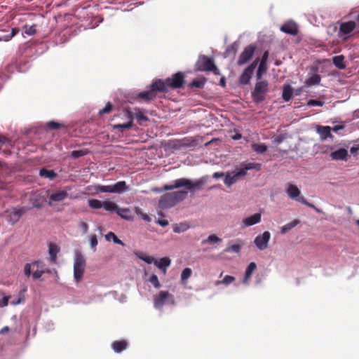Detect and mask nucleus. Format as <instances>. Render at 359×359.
Instances as JSON below:
<instances>
[{"mask_svg": "<svg viewBox=\"0 0 359 359\" xmlns=\"http://www.w3.org/2000/svg\"><path fill=\"white\" fill-rule=\"evenodd\" d=\"M47 127L50 130H57L62 128H65V125L51 121L47 123Z\"/></svg>", "mask_w": 359, "mask_h": 359, "instance_id": "a18cd8bd", "label": "nucleus"}, {"mask_svg": "<svg viewBox=\"0 0 359 359\" xmlns=\"http://www.w3.org/2000/svg\"><path fill=\"white\" fill-rule=\"evenodd\" d=\"M29 210L27 207H16L8 211V222L12 224L18 222L20 217Z\"/></svg>", "mask_w": 359, "mask_h": 359, "instance_id": "f8f14e48", "label": "nucleus"}, {"mask_svg": "<svg viewBox=\"0 0 359 359\" xmlns=\"http://www.w3.org/2000/svg\"><path fill=\"white\" fill-rule=\"evenodd\" d=\"M86 267V259L81 253H77L74 263V277L76 283L81 280Z\"/></svg>", "mask_w": 359, "mask_h": 359, "instance_id": "9b49d317", "label": "nucleus"}, {"mask_svg": "<svg viewBox=\"0 0 359 359\" xmlns=\"http://www.w3.org/2000/svg\"><path fill=\"white\" fill-rule=\"evenodd\" d=\"M262 164L258 163H246L243 162L240 164L239 170L235 172L233 175L230 172H226L224 180V184L227 187H231L232 184L236 183L241 177L247 175V171L249 170H260Z\"/></svg>", "mask_w": 359, "mask_h": 359, "instance_id": "f257e3e1", "label": "nucleus"}, {"mask_svg": "<svg viewBox=\"0 0 359 359\" xmlns=\"http://www.w3.org/2000/svg\"><path fill=\"white\" fill-rule=\"evenodd\" d=\"M49 269H37L32 274L33 279L36 280L41 277L43 273H49Z\"/></svg>", "mask_w": 359, "mask_h": 359, "instance_id": "603ef678", "label": "nucleus"}, {"mask_svg": "<svg viewBox=\"0 0 359 359\" xmlns=\"http://www.w3.org/2000/svg\"><path fill=\"white\" fill-rule=\"evenodd\" d=\"M235 280V278L231 276L226 275L224 276L222 280H217L215 282V285H219L220 284H224L228 285L232 283Z\"/></svg>", "mask_w": 359, "mask_h": 359, "instance_id": "e433bc0d", "label": "nucleus"}, {"mask_svg": "<svg viewBox=\"0 0 359 359\" xmlns=\"http://www.w3.org/2000/svg\"><path fill=\"white\" fill-rule=\"evenodd\" d=\"M331 129L330 126H318L317 128V132L319 133L322 140H325L329 137H332Z\"/></svg>", "mask_w": 359, "mask_h": 359, "instance_id": "b1692460", "label": "nucleus"}, {"mask_svg": "<svg viewBox=\"0 0 359 359\" xmlns=\"http://www.w3.org/2000/svg\"><path fill=\"white\" fill-rule=\"evenodd\" d=\"M135 212L140 216L143 220L146 222H150L151 219L149 215L143 212L142 210L138 207L135 208Z\"/></svg>", "mask_w": 359, "mask_h": 359, "instance_id": "37998d69", "label": "nucleus"}, {"mask_svg": "<svg viewBox=\"0 0 359 359\" xmlns=\"http://www.w3.org/2000/svg\"><path fill=\"white\" fill-rule=\"evenodd\" d=\"M269 57V53L268 51H265L262 57V60L260 62V64L266 65V60Z\"/></svg>", "mask_w": 359, "mask_h": 359, "instance_id": "e2e57ef3", "label": "nucleus"}, {"mask_svg": "<svg viewBox=\"0 0 359 359\" xmlns=\"http://www.w3.org/2000/svg\"><path fill=\"white\" fill-rule=\"evenodd\" d=\"M89 154L88 149H83L81 150H74L71 152V156L74 158H79L81 156H84Z\"/></svg>", "mask_w": 359, "mask_h": 359, "instance_id": "f704fd0d", "label": "nucleus"}, {"mask_svg": "<svg viewBox=\"0 0 359 359\" xmlns=\"http://www.w3.org/2000/svg\"><path fill=\"white\" fill-rule=\"evenodd\" d=\"M165 88V93L168 88L177 89L183 86L184 83V76L181 72L172 74L170 78H167L165 81L161 80Z\"/></svg>", "mask_w": 359, "mask_h": 359, "instance_id": "1a4fd4ad", "label": "nucleus"}, {"mask_svg": "<svg viewBox=\"0 0 359 359\" xmlns=\"http://www.w3.org/2000/svg\"><path fill=\"white\" fill-rule=\"evenodd\" d=\"M261 221V214L255 213L243 220L245 226H250L259 223Z\"/></svg>", "mask_w": 359, "mask_h": 359, "instance_id": "aec40b11", "label": "nucleus"}, {"mask_svg": "<svg viewBox=\"0 0 359 359\" xmlns=\"http://www.w3.org/2000/svg\"><path fill=\"white\" fill-rule=\"evenodd\" d=\"M0 142L3 144H10L11 141L8 138L4 136H0Z\"/></svg>", "mask_w": 359, "mask_h": 359, "instance_id": "774afa93", "label": "nucleus"}, {"mask_svg": "<svg viewBox=\"0 0 359 359\" xmlns=\"http://www.w3.org/2000/svg\"><path fill=\"white\" fill-rule=\"evenodd\" d=\"M97 193L123 194L128 190V186L125 181H119L110 185H97L95 187Z\"/></svg>", "mask_w": 359, "mask_h": 359, "instance_id": "0eeeda50", "label": "nucleus"}, {"mask_svg": "<svg viewBox=\"0 0 359 359\" xmlns=\"http://www.w3.org/2000/svg\"><path fill=\"white\" fill-rule=\"evenodd\" d=\"M91 248L95 250L96 246L97 245V239L96 235H93L90 240Z\"/></svg>", "mask_w": 359, "mask_h": 359, "instance_id": "4d7b16f0", "label": "nucleus"}, {"mask_svg": "<svg viewBox=\"0 0 359 359\" xmlns=\"http://www.w3.org/2000/svg\"><path fill=\"white\" fill-rule=\"evenodd\" d=\"M79 226L82 229L83 233H86L88 232V225L87 223H86L84 222H81L79 223Z\"/></svg>", "mask_w": 359, "mask_h": 359, "instance_id": "052dcab7", "label": "nucleus"}, {"mask_svg": "<svg viewBox=\"0 0 359 359\" xmlns=\"http://www.w3.org/2000/svg\"><path fill=\"white\" fill-rule=\"evenodd\" d=\"M203 185L204 182L202 180H197L195 182H193L187 178H180L173 181L172 184H165L163 187V189L168 191L174 189L185 187L188 191L194 192L196 190L202 189Z\"/></svg>", "mask_w": 359, "mask_h": 359, "instance_id": "7ed1b4c3", "label": "nucleus"}, {"mask_svg": "<svg viewBox=\"0 0 359 359\" xmlns=\"http://www.w3.org/2000/svg\"><path fill=\"white\" fill-rule=\"evenodd\" d=\"M23 32L24 33H25L26 34L29 35V36H32L34 35V34H36V25H25L23 27Z\"/></svg>", "mask_w": 359, "mask_h": 359, "instance_id": "58836bf2", "label": "nucleus"}, {"mask_svg": "<svg viewBox=\"0 0 359 359\" xmlns=\"http://www.w3.org/2000/svg\"><path fill=\"white\" fill-rule=\"evenodd\" d=\"M222 241V239L219 238L218 236H217L215 234H211L210 235L207 239L205 240H203L202 241V244H205V243H219V242H221Z\"/></svg>", "mask_w": 359, "mask_h": 359, "instance_id": "79ce46f5", "label": "nucleus"}, {"mask_svg": "<svg viewBox=\"0 0 359 359\" xmlns=\"http://www.w3.org/2000/svg\"><path fill=\"white\" fill-rule=\"evenodd\" d=\"M348 156V151L343 148L332 151L330 154V156L333 160H345Z\"/></svg>", "mask_w": 359, "mask_h": 359, "instance_id": "6ab92c4d", "label": "nucleus"}, {"mask_svg": "<svg viewBox=\"0 0 359 359\" xmlns=\"http://www.w3.org/2000/svg\"><path fill=\"white\" fill-rule=\"evenodd\" d=\"M253 151L257 152V154H264L267 151V146L264 143H253L251 145Z\"/></svg>", "mask_w": 359, "mask_h": 359, "instance_id": "2f4dec72", "label": "nucleus"}, {"mask_svg": "<svg viewBox=\"0 0 359 359\" xmlns=\"http://www.w3.org/2000/svg\"><path fill=\"white\" fill-rule=\"evenodd\" d=\"M269 91V83L267 81H257L255 84V89L252 92L253 100L259 103L264 100L265 96Z\"/></svg>", "mask_w": 359, "mask_h": 359, "instance_id": "9d476101", "label": "nucleus"}, {"mask_svg": "<svg viewBox=\"0 0 359 359\" xmlns=\"http://www.w3.org/2000/svg\"><path fill=\"white\" fill-rule=\"evenodd\" d=\"M189 228V226L186 223L176 224L173 226V231L175 233L184 232Z\"/></svg>", "mask_w": 359, "mask_h": 359, "instance_id": "c9c22d12", "label": "nucleus"}, {"mask_svg": "<svg viewBox=\"0 0 359 359\" xmlns=\"http://www.w3.org/2000/svg\"><path fill=\"white\" fill-rule=\"evenodd\" d=\"M124 115L129 119V121L123 124H115L113 126L114 129H118L121 131H123L124 130H129L133 126V116L128 109H125L123 111Z\"/></svg>", "mask_w": 359, "mask_h": 359, "instance_id": "f3484780", "label": "nucleus"}, {"mask_svg": "<svg viewBox=\"0 0 359 359\" xmlns=\"http://www.w3.org/2000/svg\"><path fill=\"white\" fill-rule=\"evenodd\" d=\"M292 95H293V89L292 88V87H290V86H285L283 87V95H282L283 99L285 101L288 102L292 99Z\"/></svg>", "mask_w": 359, "mask_h": 359, "instance_id": "c756f323", "label": "nucleus"}, {"mask_svg": "<svg viewBox=\"0 0 359 359\" xmlns=\"http://www.w3.org/2000/svg\"><path fill=\"white\" fill-rule=\"evenodd\" d=\"M266 65L259 64L256 75L258 80L262 79L263 74L266 73Z\"/></svg>", "mask_w": 359, "mask_h": 359, "instance_id": "8fccbe9b", "label": "nucleus"}, {"mask_svg": "<svg viewBox=\"0 0 359 359\" xmlns=\"http://www.w3.org/2000/svg\"><path fill=\"white\" fill-rule=\"evenodd\" d=\"M286 138L285 135L280 134L275 137L273 142L276 144H280Z\"/></svg>", "mask_w": 359, "mask_h": 359, "instance_id": "bf43d9fd", "label": "nucleus"}, {"mask_svg": "<svg viewBox=\"0 0 359 359\" xmlns=\"http://www.w3.org/2000/svg\"><path fill=\"white\" fill-rule=\"evenodd\" d=\"M255 50V46L249 45L246 46L239 56L237 64L239 66L243 65L251 60Z\"/></svg>", "mask_w": 359, "mask_h": 359, "instance_id": "4468645a", "label": "nucleus"}, {"mask_svg": "<svg viewBox=\"0 0 359 359\" xmlns=\"http://www.w3.org/2000/svg\"><path fill=\"white\" fill-rule=\"evenodd\" d=\"M171 261L168 257H163L154 262L155 266L165 273L167 268L170 265Z\"/></svg>", "mask_w": 359, "mask_h": 359, "instance_id": "412c9836", "label": "nucleus"}, {"mask_svg": "<svg viewBox=\"0 0 359 359\" xmlns=\"http://www.w3.org/2000/svg\"><path fill=\"white\" fill-rule=\"evenodd\" d=\"M88 205L93 209L101 208L103 206V202L97 199H90Z\"/></svg>", "mask_w": 359, "mask_h": 359, "instance_id": "ea45409f", "label": "nucleus"}, {"mask_svg": "<svg viewBox=\"0 0 359 359\" xmlns=\"http://www.w3.org/2000/svg\"><path fill=\"white\" fill-rule=\"evenodd\" d=\"M112 109H113V104L110 102H108L106 104L105 107L99 111L98 115L102 116L103 114H109L112 111Z\"/></svg>", "mask_w": 359, "mask_h": 359, "instance_id": "c03bdc74", "label": "nucleus"}, {"mask_svg": "<svg viewBox=\"0 0 359 359\" xmlns=\"http://www.w3.org/2000/svg\"><path fill=\"white\" fill-rule=\"evenodd\" d=\"M121 218L127 220H133V217L130 215V210L128 208H121L118 207L116 212Z\"/></svg>", "mask_w": 359, "mask_h": 359, "instance_id": "c85d7f7f", "label": "nucleus"}, {"mask_svg": "<svg viewBox=\"0 0 359 359\" xmlns=\"http://www.w3.org/2000/svg\"><path fill=\"white\" fill-rule=\"evenodd\" d=\"M128 346V343L126 340L114 341L111 344V348L116 353H121Z\"/></svg>", "mask_w": 359, "mask_h": 359, "instance_id": "4be33fe9", "label": "nucleus"}, {"mask_svg": "<svg viewBox=\"0 0 359 359\" xmlns=\"http://www.w3.org/2000/svg\"><path fill=\"white\" fill-rule=\"evenodd\" d=\"M18 32H19V29L18 28H13L12 31H11V33L9 34L4 35V36L0 37V41H8L15 35H16Z\"/></svg>", "mask_w": 359, "mask_h": 359, "instance_id": "de8ad7c7", "label": "nucleus"}, {"mask_svg": "<svg viewBox=\"0 0 359 359\" xmlns=\"http://www.w3.org/2000/svg\"><path fill=\"white\" fill-rule=\"evenodd\" d=\"M324 104V102L318 100H309L306 104L308 107L319 106L322 107Z\"/></svg>", "mask_w": 359, "mask_h": 359, "instance_id": "864d4df0", "label": "nucleus"}, {"mask_svg": "<svg viewBox=\"0 0 359 359\" xmlns=\"http://www.w3.org/2000/svg\"><path fill=\"white\" fill-rule=\"evenodd\" d=\"M157 223L163 227L168 225V221L167 219H158Z\"/></svg>", "mask_w": 359, "mask_h": 359, "instance_id": "338daca9", "label": "nucleus"}, {"mask_svg": "<svg viewBox=\"0 0 359 359\" xmlns=\"http://www.w3.org/2000/svg\"><path fill=\"white\" fill-rule=\"evenodd\" d=\"M154 306L156 309H162L164 305L175 306L176 302L174 296L168 291L161 290L153 297Z\"/></svg>", "mask_w": 359, "mask_h": 359, "instance_id": "39448f33", "label": "nucleus"}, {"mask_svg": "<svg viewBox=\"0 0 359 359\" xmlns=\"http://www.w3.org/2000/svg\"><path fill=\"white\" fill-rule=\"evenodd\" d=\"M286 192L291 199L295 200L311 208L314 209L317 212H321V210L319 208L309 203L304 196H300L301 191L296 185L288 184Z\"/></svg>", "mask_w": 359, "mask_h": 359, "instance_id": "423d86ee", "label": "nucleus"}, {"mask_svg": "<svg viewBox=\"0 0 359 359\" xmlns=\"http://www.w3.org/2000/svg\"><path fill=\"white\" fill-rule=\"evenodd\" d=\"M192 270L190 268H185L181 273V282L182 284H186L187 280L191 276Z\"/></svg>", "mask_w": 359, "mask_h": 359, "instance_id": "72a5a7b5", "label": "nucleus"}, {"mask_svg": "<svg viewBox=\"0 0 359 359\" xmlns=\"http://www.w3.org/2000/svg\"><path fill=\"white\" fill-rule=\"evenodd\" d=\"M241 250V245H238V244H234V245H232L229 247H228L227 248L225 249V252H239Z\"/></svg>", "mask_w": 359, "mask_h": 359, "instance_id": "5fc2aeb1", "label": "nucleus"}, {"mask_svg": "<svg viewBox=\"0 0 359 359\" xmlns=\"http://www.w3.org/2000/svg\"><path fill=\"white\" fill-rule=\"evenodd\" d=\"M39 175L42 177L53 180L56 177L57 174L53 170H47L46 168H41L39 170Z\"/></svg>", "mask_w": 359, "mask_h": 359, "instance_id": "cd10ccee", "label": "nucleus"}, {"mask_svg": "<svg viewBox=\"0 0 359 359\" xmlns=\"http://www.w3.org/2000/svg\"><path fill=\"white\" fill-rule=\"evenodd\" d=\"M333 64L337 68L340 69H344L346 68V65L344 63V57L343 55H337L334 56L332 59Z\"/></svg>", "mask_w": 359, "mask_h": 359, "instance_id": "7c9ffc66", "label": "nucleus"}, {"mask_svg": "<svg viewBox=\"0 0 359 359\" xmlns=\"http://www.w3.org/2000/svg\"><path fill=\"white\" fill-rule=\"evenodd\" d=\"M142 259L147 264H151V263L154 264V262L156 261V259L153 257H151V256L145 257L142 258Z\"/></svg>", "mask_w": 359, "mask_h": 359, "instance_id": "69168bd1", "label": "nucleus"}, {"mask_svg": "<svg viewBox=\"0 0 359 359\" xmlns=\"http://www.w3.org/2000/svg\"><path fill=\"white\" fill-rule=\"evenodd\" d=\"M105 238L107 241H110V239L112 238L114 243L124 245L123 242L120 240L113 232H109L107 234H106Z\"/></svg>", "mask_w": 359, "mask_h": 359, "instance_id": "4c0bfd02", "label": "nucleus"}, {"mask_svg": "<svg viewBox=\"0 0 359 359\" xmlns=\"http://www.w3.org/2000/svg\"><path fill=\"white\" fill-rule=\"evenodd\" d=\"M10 297L9 296H4L1 300H0V307L3 308L5 306H7L8 304V300Z\"/></svg>", "mask_w": 359, "mask_h": 359, "instance_id": "13d9d810", "label": "nucleus"}, {"mask_svg": "<svg viewBox=\"0 0 359 359\" xmlns=\"http://www.w3.org/2000/svg\"><path fill=\"white\" fill-rule=\"evenodd\" d=\"M356 26V22L354 21L341 22L339 25V36L343 37L344 36L350 34Z\"/></svg>", "mask_w": 359, "mask_h": 359, "instance_id": "dca6fc26", "label": "nucleus"}, {"mask_svg": "<svg viewBox=\"0 0 359 359\" xmlns=\"http://www.w3.org/2000/svg\"><path fill=\"white\" fill-rule=\"evenodd\" d=\"M188 191H177L166 193L161 196L158 204L162 209H168L185 199Z\"/></svg>", "mask_w": 359, "mask_h": 359, "instance_id": "f03ea898", "label": "nucleus"}, {"mask_svg": "<svg viewBox=\"0 0 359 359\" xmlns=\"http://www.w3.org/2000/svg\"><path fill=\"white\" fill-rule=\"evenodd\" d=\"M102 208L107 211L117 212L118 206L114 202L104 201Z\"/></svg>", "mask_w": 359, "mask_h": 359, "instance_id": "473e14b6", "label": "nucleus"}, {"mask_svg": "<svg viewBox=\"0 0 359 359\" xmlns=\"http://www.w3.org/2000/svg\"><path fill=\"white\" fill-rule=\"evenodd\" d=\"M205 83V80L204 79H194L191 81V83H190L189 86L191 87L202 88H203Z\"/></svg>", "mask_w": 359, "mask_h": 359, "instance_id": "09e8293b", "label": "nucleus"}, {"mask_svg": "<svg viewBox=\"0 0 359 359\" xmlns=\"http://www.w3.org/2000/svg\"><path fill=\"white\" fill-rule=\"evenodd\" d=\"M25 274L27 276H29L31 275V264H26L24 269Z\"/></svg>", "mask_w": 359, "mask_h": 359, "instance_id": "680f3d73", "label": "nucleus"}, {"mask_svg": "<svg viewBox=\"0 0 359 359\" xmlns=\"http://www.w3.org/2000/svg\"><path fill=\"white\" fill-rule=\"evenodd\" d=\"M68 196V194L66 191H60L55 193L52 194L50 196V200L53 201H62L65 199Z\"/></svg>", "mask_w": 359, "mask_h": 359, "instance_id": "a878e982", "label": "nucleus"}, {"mask_svg": "<svg viewBox=\"0 0 359 359\" xmlns=\"http://www.w3.org/2000/svg\"><path fill=\"white\" fill-rule=\"evenodd\" d=\"M300 223V221L299 219H294L292 222L286 224L285 225L283 226L280 229V233L282 234H285L289 231H290L292 229L295 227L297 224Z\"/></svg>", "mask_w": 359, "mask_h": 359, "instance_id": "bb28decb", "label": "nucleus"}, {"mask_svg": "<svg viewBox=\"0 0 359 359\" xmlns=\"http://www.w3.org/2000/svg\"><path fill=\"white\" fill-rule=\"evenodd\" d=\"M237 50V45L236 43L232 44L229 47H228L225 51V54L226 55H229L231 53H233V55L236 54Z\"/></svg>", "mask_w": 359, "mask_h": 359, "instance_id": "6e6d98bb", "label": "nucleus"}, {"mask_svg": "<svg viewBox=\"0 0 359 359\" xmlns=\"http://www.w3.org/2000/svg\"><path fill=\"white\" fill-rule=\"evenodd\" d=\"M320 82V76L318 74L313 75L306 80V84L309 86L317 85Z\"/></svg>", "mask_w": 359, "mask_h": 359, "instance_id": "a19ab883", "label": "nucleus"}, {"mask_svg": "<svg viewBox=\"0 0 359 359\" xmlns=\"http://www.w3.org/2000/svg\"><path fill=\"white\" fill-rule=\"evenodd\" d=\"M280 30L286 34L295 36L297 34L299 29L297 25L293 21H287L281 27Z\"/></svg>", "mask_w": 359, "mask_h": 359, "instance_id": "a211bd4d", "label": "nucleus"}, {"mask_svg": "<svg viewBox=\"0 0 359 359\" xmlns=\"http://www.w3.org/2000/svg\"><path fill=\"white\" fill-rule=\"evenodd\" d=\"M257 63L258 59L255 60L252 64L245 69L239 78V81L241 84L246 85L249 83Z\"/></svg>", "mask_w": 359, "mask_h": 359, "instance_id": "ddd939ff", "label": "nucleus"}, {"mask_svg": "<svg viewBox=\"0 0 359 359\" xmlns=\"http://www.w3.org/2000/svg\"><path fill=\"white\" fill-rule=\"evenodd\" d=\"M60 248L59 247L54 243H49L48 245V252L50 255V259L51 262L56 263L57 260V254L59 252Z\"/></svg>", "mask_w": 359, "mask_h": 359, "instance_id": "5701e85b", "label": "nucleus"}, {"mask_svg": "<svg viewBox=\"0 0 359 359\" xmlns=\"http://www.w3.org/2000/svg\"><path fill=\"white\" fill-rule=\"evenodd\" d=\"M196 69L202 72H212L215 75H219L220 74L219 70L215 66L213 60L205 55H201L199 57V59L196 64Z\"/></svg>", "mask_w": 359, "mask_h": 359, "instance_id": "6e6552de", "label": "nucleus"}, {"mask_svg": "<svg viewBox=\"0 0 359 359\" xmlns=\"http://www.w3.org/2000/svg\"><path fill=\"white\" fill-rule=\"evenodd\" d=\"M165 93V88L161 79L153 81L149 90L143 91L137 95V97L145 101H151L156 98L157 93Z\"/></svg>", "mask_w": 359, "mask_h": 359, "instance_id": "20e7f679", "label": "nucleus"}, {"mask_svg": "<svg viewBox=\"0 0 359 359\" xmlns=\"http://www.w3.org/2000/svg\"><path fill=\"white\" fill-rule=\"evenodd\" d=\"M256 269L257 264L255 262H250L249 264L245 270V276L243 280V283L246 284L248 283L249 279Z\"/></svg>", "mask_w": 359, "mask_h": 359, "instance_id": "393cba45", "label": "nucleus"}, {"mask_svg": "<svg viewBox=\"0 0 359 359\" xmlns=\"http://www.w3.org/2000/svg\"><path fill=\"white\" fill-rule=\"evenodd\" d=\"M24 301H25L24 296L22 294H20V297L18 298V300L11 302V304L18 305V304H20L24 302Z\"/></svg>", "mask_w": 359, "mask_h": 359, "instance_id": "0e129e2a", "label": "nucleus"}, {"mask_svg": "<svg viewBox=\"0 0 359 359\" xmlns=\"http://www.w3.org/2000/svg\"><path fill=\"white\" fill-rule=\"evenodd\" d=\"M270 238V232L266 231L262 234L258 235L255 238L254 243L259 250H264L268 248V243L269 242Z\"/></svg>", "mask_w": 359, "mask_h": 359, "instance_id": "2eb2a0df", "label": "nucleus"}, {"mask_svg": "<svg viewBox=\"0 0 359 359\" xmlns=\"http://www.w3.org/2000/svg\"><path fill=\"white\" fill-rule=\"evenodd\" d=\"M136 112L135 113V118L139 121L140 124H141V121H147L149 118L144 115L143 113L138 109H135Z\"/></svg>", "mask_w": 359, "mask_h": 359, "instance_id": "49530a36", "label": "nucleus"}, {"mask_svg": "<svg viewBox=\"0 0 359 359\" xmlns=\"http://www.w3.org/2000/svg\"><path fill=\"white\" fill-rule=\"evenodd\" d=\"M149 282L154 285L155 288H160L161 285L158 280V278L156 274H152L149 278Z\"/></svg>", "mask_w": 359, "mask_h": 359, "instance_id": "3c124183", "label": "nucleus"}]
</instances>
